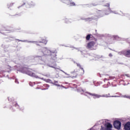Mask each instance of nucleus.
Segmentation results:
<instances>
[{
    "instance_id": "f3484780",
    "label": "nucleus",
    "mask_w": 130,
    "mask_h": 130,
    "mask_svg": "<svg viewBox=\"0 0 130 130\" xmlns=\"http://www.w3.org/2000/svg\"><path fill=\"white\" fill-rule=\"evenodd\" d=\"M114 14H117V13H115V12H114Z\"/></svg>"
},
{
    "instance_id": "6e6552de",
    "label": "nucleus",
    "mask_w": 130,
    "mask_h": 130,
    "mask_svg": "<svg viewBox=\"0 0 130 130\" xmlns=\"http://www.w3.org/2000/svg\"><path fill=\"white\" fill-rule=\"evenodd\" d=\"M125 55L126 56H127V57H130V50L127 51L125 53Z\"/></svg>"
},
{
    "instance_id": "0eeeda50",
    "label": "nucleus",
    "mask_w": 130,
    "mask_h": 130,
    "mask_svg": "<svg viewBox=\"0 0 130 130\" xmlns=\"http://www.w3.org/2000/svg\"><path fill=\"white\" fill-rule=\"evenodd\" d=\"M66 4L70 6H75V3L72 2V1H66Z\"/></svg>"
},
{
    "instance_id": "1a4fd4ad",
    "label": "nucleus",
    "mask_w": 130,
    "mask_h": 130,
    "mask_svg": "<svg viewBox=\"0 0 130 130\" xmlns=\"http://www.w3.org/2000/svg\"><path fill=\"white\" fill-rule=\"evenodd\" d=\"M89 39H90V35H88L86 36V40H89Z\"/></svg>"
},
{
    "instance_id": "7ed1b4c3",
    "label": "nucleus",
    "mask_w": 130,
    "mask_h": 130,
    "mask_svg": "<svg viewBox=\"0 0 130 130\" xmlns=\"http://www.w3.org/2000/svg\"><path fill=\"white\" fill-rule=\"evenodd\" d=\"M113 125L115 128L119 129L121 127V122L118 120H116L114 121Z\"/></svg>"
},
{
    "instance_id": "f257e3e1",
    "label": "nucleus",
    "mask_w": 130,
    "mask_h": 130,
    "mask_svg": "<svg viewBox=\"0 0 130 130\" xmlns=\"http://www.w3.org/2000/svg\"><path fill=\"white\" fill-rule=\"evenodd\" d=\"M101 121L103 124H105L106 130H112V124L109 122V120L104 119L102 120Z\"/></svg>"
},
{
    "instance_id": "9b49d317",
    "label": "nucleus",
    "mask_w": 130,
    "mask_h": 130,
    "mask_svg": "<svg viewBox=\"0 0 130 130\" xmlns=\"http://www.w3.org/2000/svg\"><path fill=\"white\" fill-rule=\"evenodd\" d=\"M101 130H106V129L105 127H104L102 126Z\"/></svg>"
},
{
    "instance_id": "ddd939ff",
    "label": "nucleus",
    "mask_w": 130,
    "mask_h": 130,
    "mask_svg": "<svg viewBox=\"0 0 130 130\" xmlns=\"http://www.w3.org/2000/svg\"><path fill=\"white\" fill-rule=\"evenodd\" d=\"M55 86H59V87L60 86V85H58V84H57L56 83H55Z\"/></svg>"
},
{
    "instance_id": "f03ea898",
    "label": "nucleus",
    "mask_w": 130,
    "mask_h": 130,
    "mask_svg": "<svg viewBox=\"0 0 130 130\" xmlns=\"http://www.w3.org/2000/svg\"><path fill=\"white\" fill-rule=\"evenodd\" d=\"M27 72H26V74L27 75H28V76H30L31 77H35V78H39L38 76L35 75V73H34V71L31 69H26Z\"/></svg>"
},
{
    "instance_id": "20e7f679",
    "label": "nucleus",
    "mask_w": 130,
    "mask_h": 130,
    "mask_svg": "<svg viewBox=\"0 0 130 130\" xmlns=\"http://www.w3.org/2000/svg\"><path fill=\"white\" fill-rule=\"evenodd\" d=\"M96 46H97L96 42H91L87 44V48H91V49H95V47H96Z\"/></svg>"
},
{
    "instance_id": "39448f33",
    "label": "nucleus",
    "mask_w": 130,
    "mask_h": 130,
    "mask_svg": "<svg viewBox=\"0 0 130 130\" xmlns=\"http://www.w3.org/2000/svg\"><path fill=\"white\" fill-rule=\"evenodd\" d=\"M85 95H86V96H88V97H90V96H91L92 97H93L94 99L100 98V97H102V96H101V95H99L96 94H91L90 93H86V94Z\"/></svg>"
},
{
    "instance_id": "2eb2a0df",
    "label": "nucleus",
    "mask_w": 130,
    "mask_h": 130,
    "mask_svg": "<svg viewBox=\"0 0 130 130\" xmlns=\"http://www.w3.org/2000/svg\"><path fill=\"white\" fill-rule=\"evenodd\" d=\"M77 66H78V67H79H79H80V65H79V64H77Z\"/></svg>"
},
{
    "instance_id": "f8f14e48",
    "label": "nucleus",
    "mask_w": 130,
    "mask_h": 130,
    "mask_svg": "<svg viewBox=\"0 0 130 130\" xmlns=\"http://www.w3.org/2000/svg\"><path fill=\"white\" fill-rule=\"evenodd\" d=\"M43 43H45V44H46V43H47V41H46V40L43 41Z\"/></svg>"
},
{
    "instance_id": "4468645a",
    "label": "nucleus",
    "mask_w": 130,
    "mask_h": 130,
    "mask_svg": "<svg viewBox=\"0 0 130 130\" xmlns=\"http://www.w3.org/2000/svg\"><path fill=\"white\" fill-rule=\"evenodd\" d=\"M109 56H112V54H109Z\"/></svg>"
},
{
    "instance_id": "423d86ee",
    "label": "nucleus",
    "mask_w": 130,
    "mask_h": 130,
    "mask_svg": "<svg viewBox=\"0 0 130 130\" xmlns=\"http://www.w3.org/2000/svg\"><path fill=\"white\" fill-rule=\"evenodd\" d=\"M125 130H130V122L126 123L124 125Z\"/></svg>"
},
{
    "instance_id": "dca6fc26",
    "label": "nucleus",
    "mask_w": 130,
    "mask_h": 130,
    "mask_svg": "<svg viewBox=\"0 0 130 130\" xmlns=\"http://www.w3.org/2000/svg\"><path fill=\"white\" fill-rule=\"evenodd\" d=\"M108 7H109V4H108Z\"/></svg>"
},
{
    "instance_id": "9d476101",
    "label": "nucleus",
    "mask_w": 130,
    "mask_h": 130,
    "mask_svg": "<svg viewBox=\"0 0 130 130\" xmlns=\"http://www.w3.org/2000/svg\"><path fill=\"white\" fill-rule=\"evenodd\" d=\"M108 11L109 12L108 13H106V15H108L109 14H110V13H112V11H110V9L108 10Z\"/></svg>"
}]
</instances>
